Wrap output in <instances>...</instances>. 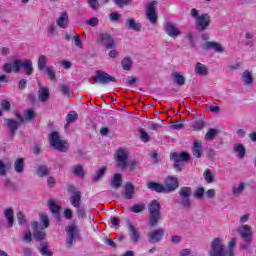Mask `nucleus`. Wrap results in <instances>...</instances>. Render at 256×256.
Segmentation results:
<instances>
[{
	"mask_svg": "<svg viewBox=\"0 0 256 256\" xmlns=\"http://www.w3.org/2000/svg\"><path fill=\"white\" fill-rule=\"evenodd\" d=\"M23 69L26 75H33V62L31 60H19L15 59L13 63H5L2 67L4 73H19Z\"/></svg>",
	"mask_w": 256,
	"mask_h": 256,
	"instance_id": "f257e3e1",
	"label": "nucleus"
},
{
	"mask_svg": "<svg viewBox=\"0 0 256 256\" xmlns=\"http://www.w3.org/2000/svg\"><path fill=\"white\" fill-rule=\"evenodd\" d=\"M148 225L149 227H157L159 221H161V204L157 200H152L148 204Z\"/></svg>",
	"mask_w": 256,
	"mask_h": 256,
	"instance_id": "f03ea898",
	"label": "nucleus"
},
{
	"mask_svg": "<svg viewBox=\"0 0 256 256\" xmlns=\"http://www.w3.org/2000/svg\"><path fill=\"white\" fill-rule=\"evenodd\" d=\"M238 233L242 239V242L240 243V249L242 251H249V249H251V243H253V231L251 230V226H240L238 228Z\"/></svg>",
	"mask_w": 256,
	"mask_h": 256,
	"instance_id": "7ed1b4c3",
	"label": "nucleus"
},
{
	"mask_svg": "<svg viewBox=\"0 0 256 256\" xmlns=\"http://www.w3.org/2000/svg\"><path fill=\"white\" fill-rule=\"evenodd\" d=\"M49 143L53 149L56 151H60V153H67V142L61 140V136H59V132L53 131L49 135Z\"/></svg>",
	"mask_w": 256,
	"mask_h": 256,
	"instance_id": "20e7f679",
	"label": "nucleus"
},
{
	"mask_svg": "<svg viewBox=\"0 0 256 256\" xmlns=\"http://www.w3.org/2000/svg\"><path fill=\"white\" fill-rule=\"evenodd\" d=\"M209 256H227V248L221 238H214L211 242Z\"/></svg>",
	"mask_w": 256,
	"mask_h": 256,
	"instance_id": "39448f33",
	"label": "nucleus"
},
{
	"mask_svg": "<svg viewBox=\"0 0 256 256\" xmlns=\"http://www.w3.org/2000/svg\"><path fill=\"white\" fill-rule=\"evenodd\" d=\"M191 155L187 152H181L180 154L177 152L171 153L170 159L174 161V169L178 172L183 171L184 162L189 161Z\"/></svg>",
	"mask_w": 256,
	"mask_h": 256,
	"instance_id": "423d86ee",
	"label": "nucleus"
},
{
	"mask_svg": "<svg viewBox=\"0 0 256 256\" xmlns=\"http://www.w3.org/2000/svg\"><path fill=\"white\" fill-rule=\"evenodd\" d=\"M72 207H75L78 219H85V206L81 204V191L76 192L70 197Z\"/></svg>",
	"mask_w": 256,
	"mask_h": 256,
	"instance_id": "0eeeda50",
	"label": "nucleus"
},
{
	"mask_svg": "<svg viewBox=\"0 0 256 256\" xmlns=\"http://www.w3.org/2000/svg\"><path fill=\"white\" fill-rule=\"evenodd\" d=\"M94 83L98 85H107L111 82L117 83V79L103 70H97L95 75L92 76Z\"/></svg>",
	"mask_w": 256,
	"mask_h": 256,
	"instance_id": "6e6552de",
	"label": "nucleus"
},
{
	"mask_svg": "<svg viewBox=\"0 0 256 256\" xmlns=\"http://www.w3.org/2000/svg\"><path fill=\"white\" fill-rule=\"evenodd\" d=\"M14 114L16 116V119H18V122L14 119L4 120V123L8 128L9 133H11L12 135H15V133H17V130L19 129V125H21L22 123H25V118H23L21 114H19V112H14Z\"/></svg>",
	"mask_w": 256,
	"mask_h": 256,
	"instance_id": "1a4fd4ad",
	"label": "nucleus"
},
{
	"mask_svg": "<svg viewBox=\"0 0 256 256\" xmlns=\"http://www.w3.org/2000/svg\"><path fill=\"white\" fill-rule=\"evenodd\" d=\"M66 245L67 247H72L73 242L77 237H79V228L75 223L70 224L66 229Z\"/></svg>",
	"mask_w": 256,
	"mask_h": 256,
	"instance_id": "9d476101",
	"label": "nucleus"
},
{
	"mask_svg": "<svg viewBox=\"0 0 256 256\" xmlns=\"http://www.w3.org/2000/svg\"><path fill=\"white\" fill-rule=\"evenodd\" d=\"M163 237H165V229L163 228L154 229L147 234L150 245H157V243H161Z\"/></svg>",
	"mask_w": 256,
	"mask_h": 256,
	"instance_id": "9b49d317",
	"label": "nucleus"
},
{
	"mask_svg": "<svg viewBox=\"0 0 256 256\" xmlns=\"http://www.w3.org/2000/svg\"><path fill=\"white\" fill-rule=\"evenodd\" d=\"M195 25L197 31H207L211 25V16L209 14H201L196 20Z\"/></svg>",
	"mask_w": 256,
	"mask_h": 256,
	"instance_id": "f8f14e48",
	"label": "nucleus"
},
{
	"mask_svg": "<svg viewBox=\"0 0 256 256\" xmlns=\"http://www.w3.org/2000/svg\"><path fill=\"white\" fill-rule=\"evenodd\" d=\"M146 17L148 21L152 23V25L157 23V20L159 19V16L157 15V1H152L150 4H148Z\"/></svg>",
	"mask_w": 256,
	"mask_h": 256,
	"instance_id": "ddd939ff",
	"label": "nucleus"
},
{
	"mask_svg": "<svg viewBox=\"0 0 256 256\" xmlns=\"http://www.w3.org/2000/svg\"><path fill=\"white\" fill-rule=\"evenodd\" d=\"M126 225L128 227L130 241L134 244L139 243V241H141V232L139 231V228L135 227L130 220H127Z\"/></svg>",
	"mask_w": 256,
	"mask_h": 256,
	"instance_id": "4468645a",
	"label": "nucleus"
},
{
	"mask_svg": "<svg viewBox=\"0 0 256 256\" xmlns=\"http://www.w3.org/2000/svg\"><path fill=\"white\" fill-rule=\"evenodd\" d=\"M97 43L107 49H115V40H113V36L108 33L99 34Z\"/></svg>",
	"mask_w": 256,
	"mask_h": 256,
	"instance_id": "2eb2a0df",
	"label": "nucleus"
},
{
	"mask_svg": "<svg viewBox=\"0 0 256 256\" xmlns=\"http://www.w3.org/2000/svg\"><path fill=\"white\" fill-rule=\"evenodd\" d=\"M179 188V179L168 176L164 181V193H173L176 189Z\"/></svg>",
	"mask_w": 256,
	"mask_h": 256,
	"instance_id": "dca6fc26",
	"label": "nucleus"
},
{
	"mask_svg": "<svg viewBox=\"0 0 256 256\" xmlns=\"http://www.w3.org/2000/svg\"><path fill=\"white\" fill-rule=\"evenodd\" d=\"M116 157L118 162V168L123 171V169L127 167V159L129 158V153L127 152V150L119 148Z\"/></svg>",
	"mask_w": 256,
	"mask_h": 256,
	"instance_id": "f3484780",
	"label": "nucleus"
},
{
	"mask_svg": "<svg viewBox=\"0 0 256 256\" xmlns=\"http://www.w3.org/2000/svg\"><path fill=\"white\" fill-rule=\"evenodd\" d=\"M33 229V237L35 241H43L45 237H47V233H45V229H41L39 223L33 221L31 223Z\"/></svg>",
	"mask_w": 256,
	"mask_h": 256,
	"instance_id": "a211bd4d",
	"label": "nucleus"
},
{
	"mask_svg": "<svg viewBox=\"0 0 256 256\" xmlns=\"http://www.w3.org/2000/svg\"><path fill=\"white\" fill-rule=\"evenodd\" d=\"M165 27V32L168 35V37H179V35H181V30H179V28H177L173 23L171 22H166L164 24Z\"/></svg>",
	"mask_w": 256,
	"mask_h": 256,
	"instance_id": "6ab92c4d",
	"label": "nucleus"
},
{
	"mask_svg": "<svg viewBox=\"0 0 256 256\" xmlns=\"http://www.w3.org/2000/svg\"><path fill=\"white\" fill-rule=\"evenodd\" d=\"M135 195V185L131 182H126L124 185V192L122 193L123 199L131 200Z\"/></svg>",
	"mask_w": 256,
	"mask_h": 256,
	"instance_id": "aec40b11",
	"label": "nucleus"
},
{
	"mask_svg": "<svg viewBox=\"0 0 256 256\" xmlns=\"http://www.w3.org/2000/svg\"><path fill=\"white\" fill-rule=\"evenodd\" d=\"M192 155L196 159H201V157H203V142H201V140H194L192 145Z\"/></svg>",
	"mask_w": 256,
	"mask_h": 256,
	"instance_id": "412c9836",
	"label": "nucleus"
},
{
	"mask_svg": "<svg viewBox=\"0 0 256 256\" xmlns=\"http://www.w3.org/2000/svg\"><path fill=\"white\" fill-rule=\"evenodd\" d=\"M202 48L204 49V51H209V49H214V51L216 53H223L225 51V48L222 47L221 44L217 43V42H209L207 41Z\"/></svg>",
	"mask_w": 256,
	"mask_h": 256,
	"instance_id": "4be33fe9",
	"label": "nucleus"
},
{
	"mask_svg": "<svg viewBox=\"0 0 256 256\" xmlns=\"http://www.w3.org/2000/svg\"><path fill=\"white\" fill-rule=\"evenodd\" d=\"M39 87L38 98L42 103H47L49 101V88L43 87L41 83H39Z\"/></svg>",
	"mask_w": 256,
	"mask_h": 256,
	"instance_id": "5701e85b",
	"label": "nucleus"
},
{
	"mask_svg": "<svg viewBox=\"0 0 256 256\" xmlns=\"http://www.w3.org/2000/svg\"><path fill=\"white\" fill-rule=\"evenodd\" d=\"M146 187L150 191H156V193H165V186L159 182H148Z\"/></svg>",
	"mask_w": 256,
	"mask_h": 256,
	"instance_id": "b1692460",
	"label": "nucleus"
},
{
	"mask_svg": "<svg viewBox=\"0 0 256 256\" xmlns=\"http://www.w3.org/2000/svg\"><path fill=\"white\" fill-rule=\"evenodd\" d=\"M56 24L58 27H61V29H67V26L69 25V15H67V12H63L60 17L56 20Z\"/></svg>",
	"mask_w": 256,
	"mask_h": 256,
	"instance_id": "393cba45",
	"label": "nucleus"
},
{
	"mask_svg": "<svg viewBox=\"0 0 256 256\" xmlns=\"http://www.w3.org/2000/svg\"><path fill=\"white\" fill-rule=\"evenodd\" d=\"M126 29H132V31L139 33L141 32V24L137 23L133 18H127Z\"/></svg>",
	"mask_w": 256,
	"mask_h": 256,
	"instance_id": "a878e982",
	"label": "nucleus"
},
{
	"mask_svg": "<svg viewBox=\"0 0 256 256\" xmlns=\"http://www.w3.org/2000/svg\"><path fill=\"white\" fill-rule=\"evenodd\" d=\"M123 185V177L121 174H115L110 182V187L112 189H119Z\"/></svg>",
	"mask_w": 256,
	"mask_h": 256,
	"instance_id": "bb28decb",
	"label": "nucleus"
},
{
	"mask_svg": "<svg viewBox=\"0 0 256 256\" xmlns=\"http://www.w3.org/2000/svg\"><path fill=\"white\" fill-rule=\"evenodd\" d=\"M246 187L247 184L245 182H241L238 186L232 187V194L234 195V197H241Z\"/></svg>",
	"mask_w": 256,
	"mask_h": 256,
	"instance_id": "cd10ccee",
	"label": "nucleus"
},
{
	"mask_svg": "<svg viewBox=\"0 0 256 256\" xmlns=\"http://www.w3.org/2000/svg\"><path fill=\"white\" fill-rule=\"evenodd\" d=\"M194 73H196V75H209V69H207L205 64L198 62L196 63Z\"/></svg>",
	"mask_w": 256,
	"mask_h": 256,
	"instance_id": "c85d7f7f",
	"label": "nucleus"
},
{
	"mask_svg": "<svg viewBox=\"0 0 256 256\" xmlns=\"http://www.w3.org/2000/svg\"><path fill=\"white\" fill-rule=\"evenodd\" d=\"M14 169L16 173H23L25 171V159L17 158L14 162Z\"/></svg>",
	"mask_w": 256,
	"mask_h": 256,
	"instance_id": "c756f323",
	"label": "nucleus"
},
{
	"mask_svg": "<svg viewBox=\"0 0 256 256\" xmlns=\"http://www.w3.org/2000/svg\"><path fill=\"white\" fill-rule=\"evenodd\" d=\"M105 173H107V167L104 166V167L98 169L96 174L92 178V183H97V182L101 181V179H103V177H105Z\"/></svg>",
	"mask_w": 256,
	"mask_h": 256,
	"instance_id": "7c9ffc66",
	"label": "nucleus"
},
{
	"mask_svg": "<svg viewBox=\"0 0 256 256\" xmlns=\"http://www.w3.org/2000/svg\"><path fill=\"white\" fill-rule=\"evenodd\" d=\"M172 77H173V83H175L179 87H183V85H185V77L179 74V72H173Z\"/></svg>",
	"mask_w": 256,
	"mask_h": 256,
	"instance_id": "2f4dec72",
	"label": "nucleus"
},
{
	"mask_svg": "<svg viewBox=\"0 0 256 256\" xmlns=\"http://www.w3.org/2000/svg\"><path fill=\"white\" fill-rule=\"evenodd\" d=\"M48 207L51 211V213H53V215H55L56 219H61V216L59 215V206H57V204H55V200H49L48 203Z\"/></svg>",
	"mask_w": 256,
	"mask_h": 256,
	"instance_id": "473e14b6",
	"label": "nucleus"
},
{
	"mask_svg": "<svg viewBox=\"0 0 256 256\" xmlns=\"http://www.w3.org/2000/svg\"><path fill=\"white\" fill-rule=\"evenodd\" d=\"M47 63H49V59H47V56L40 55L38 57V62H37L39 71H44L45 69H47Z\"/></svg>",
	"mask_w": 256,
	"mask_h": 256,
	"instance_id": "72a5a7b5",
	"label": "nucleus"
},
{
	"mask_svg": "<svg viewBox=\"0 0 256 256\" xmlns=\"http://www.w3.org/2000/svg\"><path fill=\"white\" fill-rule=\"evenodd\" d=\"M39 253L43 256H53V252L49 250L47 242L40 243Z\"/></svg>",
	"mask_w": 256,
	"mask_h": 256,
	"instance_id": "f704fd0d",
	"label": "nucleus"
},
{
	"mask_svg": "<svg viewBox=\"0 0 256 256\" xmlns=\"http://www.w3.org/2000/svg\"><path fill=\"white\" fill-rule=\"evenodd\" d=\"M36 175L38 177H47L49 176V168L45 165H38L36 168Z\"/></svg>",
	"mask_w": 256,
	"mask_h": 256,
	"instance_id": "c9c22d12",
	"label": "nucleus"
},
{
	"mask_svg": "<svg viewBox=\"0 0 256 256\" xmlns=\"http://www.w3.org/2000/svg\"><path fill=\"white\" fill-rule=\"evenodd\" d=\"M77 119H79V115L77 114V112L75 111H70L67 116H66V122L67 124L65 125V127H69V125H71V123H75V121H77Z\"/></svg>",
	"mask_w": 256,
	"mask_h": 256,
	"instance_id": "e433bc0d",
	"label": "nucleus"
},
{
	"mask_svg": "<svg viewBox=\"0 0 256 256\" xmlns=\"http://www.w3.org/2000/svg\"><path fill=\"white\" fill-rule=\"evenodd\" d=\"M4 217H6L8 222V227H13V224L15 223V219H13V210L11 208H7L4 211Z\"/></svg>",
	"mask_w": 256,
	"mask_h": 256,
	"instance_id": "4c0bfd02",
	"label": "nucleus"
},
{
	"mask_svg": "<svg viewBox=\"0 0 256 256\" xmlns=\"http://www.w3.org/2000/svg\"><path fill=\"white\" fill-rule=\"evenodd\" d=\"M235 245H237V238H232L226 250L227 256H235Z\"/></svg>",
	"mask_w": 256,
	"mask_h": 256,
	"instance_id": "58836bf2",
	"label": "nucleus"
},
{
	"mask_svg": "<svg viewBox=\"0 0 256 256\" xmlns=\"http://www.w3.org/2000/svg\"><path fill=\"white\" fill-rule=\"evenodd\" d=\"M72 173H74L76 177H80V179H83V177H85V170L81 165L72 166Z\"/></svg>",
	"mask_w": 256,
	"mask_h": 256,
	"instance_id": "ea45409f",
	"label": "nucleus"
},
{
	"mask_svg": "<svg viewBox=\"0 0 256 256\" xmlns=\"http://www.w3.org/2000/svg\"><path fill=\"white\" fill-rule=\"evenodd\" d=\"M218 135H219V130H217L215 128H210L205 135V140L213 141L215 139V137H217Z\"/></svg>",
	"mask_w": 256,
	"mask_h": 256,
	"instance_id": "a19ab883",
	"label": "nucleus"
},
{
	"mask_svg": "<svg viewBox=\"0 0 256 256\" xmlns=\"http://www.w3.org/2000/svg\"><path fill=\"white\" fill-rule=\"evenodd\" d=\"M234 151L238 153V157L240 159H243L245 157L247 150L245 149V146L243 144H235L234 145Z\"/></svg>",
	"mask_w": 256,
	"mask_h": 256,
	"instance_id": "79ce46f5",
	"label": "nucleus"
},
{
	"mask_svg": "<svg viewBox=\"0 0 256 256\" xmlns=\"http://www.w3.org/2000/svg\"><path fill=\"white\" fill-rule=\"evenodd\" d=\"M242 81L244 85H251V83H253V75H251V72L249 70L243 72Z\"/></svg>",
	"mask_w": 256,
	"mask_h": 256,
	"instance_id": "37998d69",
	"label": "nucleus"
},
{
	"mask_svg": "<svg viewBox=\"0 0 256 256\" xmlns=\"http://www.w3.org/2000/svg\"><path fill=\"white\" fill-rule=\"evenodd\" d=\"M44 72L47 75L48 79H50V81H55V79H57V76L55 74V67L48 66L44 69Z\"/></svg>",
	"mask_w": 256,
	"mask_h": 256,
	"instance_id": "c03bdc74",
	"label": "nucleus"
},
{
	"mask_svg": "<svg viewBox=\"0 0 256 256\" xmlns=\"http://www.w3.org/2000/svg\"><path fill=\"white\" fill-rule=\"evenodd\" d=\"M121 66L124 71H131V67L133 66V60L131 57H126L121 61Z\"/></svg>",
	"mask_w": 256,
	"mask_h": 256,
	"instance_id": "a18cd8bd",
	"label": "nucleus"
},
{
	"mask_svg": "<svg viewBox=\"0 0 256 256\" xmlns=\"http://www.w3.org/2000/svg\"><path fill=\"white\" fill-rule=\"evenodd\" d=\"M47 35L48 37H51L54 39V37H57L59 35V31H57V26L55 24H50L47 28Z\"/></svg>",
	"mask_w": 256,
	"mask_h": 256,
	"instance_id": "49530a36",
	"label": "nucleus"
},
{
	"mask_svg": "<svg viewBox=\"0 0 256 256\" xmlns=\"http://www.w3.org/2000/svg\"><path fill=\"white\" fill-rule=\"evenodd\" d=\"M203 176H204L206 183H213L215 181V176L211 172V169H206L204 171Z\"/></svg>",
	"mask_w": 256,
	"mask_h": 256,
	"instance_id": "de8ad7c7",
	"label": "nucleus"
},
{
	"mask_svg": "<svg viewBox=\"0 0 256 256\" xmlns=\"http://www.w3.org/2000/svg\"><path fill=\"white\" fill-rule=\"evenodd\" d=\"M59 87L63 95H65L66 97H73V92H71V89L69 88V86L65 84H59Z\"/></svg>",
	"mask_w": 256,
	"mask_h": 256,
	"instance_id": "09e8293b",
	"label": "nucleus"
},
{
	"mask_svg": "<svg viewBox=\"0 0 256 256\" xmlns=\"http://www.w3.org/2000/svg\"><path fill=\"white\" fill-rule=\"evenodd\" d=\"M33 119H35V111L31 109L24 110V121L26 120V122L29 123V121H33Z\"/></svg>",
	"mask_w": 256,
	"mask_h": 256,
	"instance_id": "8fccbe9b",
	"label": "nucleus"
},
{
	"mask_svg": "<svg viewBox=\"0 0 256 256\" xmlns=\"http://www.w3.org/2000/svg\"><path fill=\"white\" fill-rule=\"evenodd\" d=\"M191 187H182L179 190V195L181 198L191 197Z\"/></svg>",
	"mask_w": 256,
	"mask_h": 256,
	"instance_id": "3c124183",
	"label": "nucleus"
},
{
	"mask_svg": "<svg viewBox=\"0 0 256 256\" xmlns=\"http://www.w3.org/2000/svg\"><path fill=\"white\" fill-rule=\"evenodd\" d=\"M41 229H47L49 227V218L47 215H40V224Z\"/></svg>",
	"mask_w": 256,
	"mask_h": 256,
	"instance_id": "603ef678",
	"label": "nucleus"
},
{
	"mask_svg": "<svg viewBox=\"0 0 256 256\" xmlns=\"http://www.w3.org/2000/svg\"><path fill=\"white\" fill-rule=\"evenodd\" d=\"M130 211H132V213H143V211H145V204H135L133 207L130 208Z\"/></svg>",
	"mask_w": 256,
	"mask_h": 256,
	"instance_id": "864d4df0",
	"label": "nucleus"
},
{
	"mask_svg": "<svg viewBox=\"0 0 256 256\" xmlns=\"http://www.w3.org/2000/svg\"><path fill=\"white\" fill-rule=\"evenodd\" d=\"M193 129L194 131H201L202 129H205V122L203 120H197L193 123Z\"/></svg>",
	"mask_w": 256,
	"mask_h": 256,
	"instance_id": "5fc2aeb1",
	"label": "nucleus"
},
{
	"mask_svg": "<svg viewBox=\"0 0 256 256\" xmlns=\"http://www.w3.org/2000/svg\"><path fill=\"white\" fill-rule=\"evenodd\" d=\"M88 6L93 9V11H99V7H101L99 0H88Z\"/></svg>",
	"mask_w": 256,
	"mask_h": 256,
	"instance_id": "6e6d98bb",
	"label": "nucleus"
},
{
	"mask_svg": "<svg viewBox=\"0 0 256 256\" xmlns=\"http://www.w3.org/2000/svg\"><path fill=\"white\" fill-rule=\"evenodd\" d=\"M203 195H205V188L199 187L194 193V199H203Z\"/></svg>",
	"mask_w": 256,
	"mask_h": 256,
	"instance_id": "4d7b16f0",
	"label": "nucleus"
},
{
	"mask_svg": "<svg viewBox=\"0 0 256 256\" xmlns=\"http://www.w3.org/2000/svg\"><path fill=\"white\" fill-rule=\"evenodd\" d=\"M139 132L141 141L144 143H149V141H151V137L143 129H140Z\"/></svg>",
	"mask_w": 256,
	"mask_h": 256,
	"instance_id": "13d9d810",
	"label": "nucleus"
},
{
	"mask_svg": "<svg viewBox=\"0 0 256 256\" xmlns=\"http://www.w3.org/2000/svg\"><path fill=\"white\" fill-rule=\"evenodd\" d=\"M215 150L213 148H207L206 150V157L209 159V161H215Z\"/></svg>",
	"mask_w": 256,
	"mask_h": 256,
	"instance_id": "bf43d9fd",
	"label": "nucleus"
},
{
	"mask_svg": "<svg viewBox=\"0 0 256 256\" xmlns=\"http://www.w3.org/2000/svg\"><path fill=\"white\" fill-rule=\"evenodd\" d=\"M117 7H125V5H131L133 0H113Z\"/></svg>",
	"mask_w": 256,
	"mask_h": 256,
	"instance_id": "052dcab7",
	"label": "nucleus"
},
{
	"mask_svg": "<svg viewBox=\"0 0 256 256\" xmlns=\"http://www.w3.org/2000/svg\"><path fill=\"white\" fill-rule=\"evenodd\" d=\"M74 36H73V40L75 42L76 47H82L83 46V42L81 41V38H79V34L75 33V32H71Z\"/></svg>",
	"mask_w": 256,
	"mask_h": 256,
	"instance_id": "680f3d73",
	"label": "nucleus"
},
{
	"mask_svg": "<svg viewBox=\"0 0 256 256\" xmlns=\"http://www.w3.org/2000/svg\"><path fill=\"white\" fill-rule=\"evenodd\" d=\"M181 203L184 209H191V199L189 197L181 198Z\"/></svg>",
	"mask_w": 256,
	"mask_h": 256,
	"instance_id": "e2e57ef3",
	"label": "nucleus"
},
{
	"mask_svg": "<svg viewBox=\"0 0 256 256\" xmlns=\"http://www.w3.org/2000/svg\"><path fill=\"white\" fill-rule=\"evenodd\" d=\"M17 220L19 225H25V223H27V220L25 219V214H23V212L17 213Z\"/></svg>",
	"mask_w": 256,
	"mask_h": 256,
	"instance_id": "0e129e2a",
	"label": "nucleus"
},
{
	"mask_svg": "<svg viewBox=\"0 0 256 256\" xmlns=\"http://www.w3.org/2000/svg\"><path fill=\"white\" fill-rule=\"evenodd\" d=\"M171 127H172V129L179 131V130L183 129L184 125H183V122L176 121V122H172Z\"/></svg>",
	"mask_w": 256,
	"mask_h": 256,
	"instance_id": "69168bd1",
	"label": "nucleus"
},
{
	"mask_svg": "<svg viewBox=\"0 0 256 256\" xmlns=\"http://www.w3.org/2000/svg\"><path fill=\"white\" fill-rule=\"evenodd\" d=\"M23 241H25V243H31V241H33V234H31L30 230L24 234Z\"/></svg>",
	"mask_w": 256,
	"mask_h": 256,
	"instance_id": "338daca9",
	"label": "nucleus"
},
{
	"mask_svg": "<svg viewBox=\"0 0 256 256\" xmlns=\"http://www.w3.org/2000/svg\"><path fill=\"white\" fill-rule=\"evenodd\" d=\"M88 25H90V27H97V25H99V18L97 17H93L89 20H87Z\"/></svg>",
	"mask_w": 256,
	"mask_h": 256,
	"instance_id": "774afa93",
	"label": "nucleus"
}]
</instances>
